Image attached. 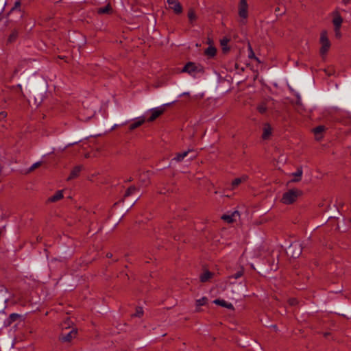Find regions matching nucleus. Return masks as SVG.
I'll list each match as a JSON object with an SVG mask.
<instances>
[{"instance_id": "nucleus-1", "label": "nucleus", "mask_w": 351, "mask_h": 351, "mask_svg": "<svg viewBox=\"0 0 351 351\" xmlns=\"http://www.w3.org/2000/svg\"><path fill=\"white\" fill-rule=\"evenodd\" d=\"M303 195V191L299 189L293 188L284 193L281 198V202L290 205L297 201Z\"/></svg>"}, {"instance_id": "nucleus-2", "label": "nucleus", "mask_w": 351, "mask_h": 351, "mask_svg": "<svg viewBox=\"0 0 351 351\" xmlns=\"http://www.w3.org/2000/svg\"><path fill=\"white\" fill-rule=\"evenodd\" d=\"M319 43L321 47L319 49V53L322 57H324L329 51L331 43L328 38V32L326 30H322L320 34Z\"/></svg>"}, {"instance_id": "nucleus-3", "label": "nucleus", "mask_w": 351, "mask_h": 351, "mask_svg": "<svg viewBox=\"0 0 351 351\" xmlns=\"http://www.w3.org/2000/svg\"><path fill=\"white\" fill-rule=\"evenodd\" d=\"M182 72L193 75L195 73H204V68L200 64L197 65L195 62H189L182 68Z\"/></svg>"}, {"instance_id": "nucleus-4", "label": "nucleus", "mask_w": 351, "mask_h": 351, "mask_svg": "<svg viewBox=\"0 0 351 351\" xmlns=\"http://www.w3.org/2000/svg\"><path fill=\"white\" fill-rule=\"evenodd\" d=\"M169 105L170 104H166L160 107L154 108L149 110V112H151V116L147 119V121L148 122H152L154 120H156L158 117H159L165 112L166 107L169 106Z\"/></svg>"}, {"instance_id": "nucleus-5", "label": "nucleus", "mask_w": 351, "mask_h": 351, "mask_svg": "<svg viewBox=\"0 0 351 351\" xmlns=\"http://www.w3.org/2000/svg\"><path fill=\"white\" fill-rule=\"evenodd\" d=\"M169 9L172 10L176 14H180L183 12V8L178 0H167Z\"/></svg>"}, {"instance_id": "nucleus-6", "label": "nucleus", "mask_w": 351, "mask_h": 351, "mask_svg": "<svg viewBox=\"0 0 351 351\" xmlns=\"http://www.w3.org/2000/svg\"><path fill=\"white\" fill-rule=\"evenodd\" d=\"M239 16L243 19L248 16V5L246 0H240L239 4Z\"/></svg>"}, {"instance_id": "nucleus-7", "label": "nucleus", "mask_w": 351, "mask_h": 351, "mask_svg": "<svg viewBox=\"0 0 351 351\" xmlns=\"http://www.w3.org/2000/svg\"><path fill=\"white\" fill-rule=\"evenodd\" d=\"M288 250H289V253L291 254V257L297 258L302 253V247L300 243H293L289 245Z\"/></svg>"}, {"instance_id": "nucleus-8", "label": "nucleus", "mask_w": 351, "mask_h": 351, "mask_svg": "<svg viewBox=\"0 0 351 351\" xmlns=\"http://www.w3.org/2000/svg\"><path fill=\"white\" fill-rule=\"evenodd\" d=\"M34 61H36V60L32 59V58H23V59L20 60L14 70V74L16 75L20 71H21L23 68L28 66L29 63H32V62H34Z\"/></svg>"}, {"instance_id": "nucleus-9", "label": "nucleus", "mask_w": 351, "mask_h": 351, "mask_svg": "<svg viewBox=\"0 0 351 351\" xmlns=\"http://www.w3.org/2000/svg\"><path fill=\"white\" fill-rule=\"evenodd\" d=\"M146 121L145 118L142 116L135 119L134 123H131L129 126V130L132 131L137 128L141 126Z\"/></svg>"}, {"instance_id": "nucleus-10", "label": "nucleus", "mask_w": 351, "mask_h": 351, "mask_svg": "<svg viewBox=\"0 0 351 351\" xmlns=\"http://www.w3.org/2000/svg\"><path fill=\"white\" fill-rule=\"evenodd\" d=\"M77 335V330H72L66 335H62L60 337V340L62 342H70L73 338L75 337Z\"/></svg>"}, {"instance_id": "nucleus-11", "label": "nucleus", "mask_w": 351, "mask_h": 351, "mask_svg": "<svg viewBox=\"0 0 351 351\" xmlns=\"http://www.w3.org/2000/svg\"><path fill=\"white\" fill-rule=\"evenodd\" d=\"M82 169H83V166L82 165L75 166L71 170V173H70L69 176L68 177L67 180H73V179H75V178H77L79 176V175H80V173L82 170Z\"/></svg>"}, {"instance_id": "nucleus-12", "label": "nucleus", "mask_w": 351, "mask_h": 351, "mask_svg": "<svg viewBox=\"0 0 351 351\" xmlns=\"http://www.w3.org/2000/svg\"><path fill=\"white\" fill-rule=\"evenodd\" d=\"M21 317V315L17 313H12L4 322V326H10L12 323L18 320Z\"/></svg>"}, {"instance_id": "nucleus-13", "label": "nucleus", "mask_w": 351, "mask_h": 351, "mask_svg": "<svg viewBox=\"0 0 351 351\" xmlns=\"http://www.w3.org/2000/svg\"><path fill=\"white\" fill-rule=\"evenodd\" d=\"M230 40V38H228L227 37H224L220 40V45L221 47V50H222L223 53H224V54H226L230 51V47L228 45Z\"/></svg>"}, {"instance_id": "nucleus-14", "label": "nucleus", "mask_w": 351, "mask_h": 351, "mask_svg": "<svg viewBox=\"0 0 351 351\" xmlns=\"http://www.w3.org/2000/svg\"><path fill=\"white\" fill-rule=\"evenodd\" d=\"M325 130L326 128L324 125H319L313 129V132L314 133L317 140H319L322 138V133L325 131Z\"/></svg>"}, {"instance_id": "nucleus-15", "label": "nucleus", "mask_w": 351, "mask_h": 351, "mask_svg": "<svg viewBox=\"0 0 351 351\" xmlns=\"http://www.w3.org/2000/svg\"><path fill=\"white\" fill-rule=\"evenodd\" d=\"M217 49L213 45H210L204 51V55L209 58H212L216 56Z\"/></svg>"}, {"instance_id": "nucleus-16", "label": "nucleus", "mask_w": 351, "mask_h": 351, "mask_svg": "<svg viewBox=\"0 0 351 351\" xmlns=\"http://www.w3.org/2000/svg\"><path fill=\"white\" fill-rule=\"evenodd\" d=\"M62 198H63L62 191H58L56 192V193L53 195L49 197L47 201L49 202H56L59 201Z\"/></svg>"}, {"instance_id": "nucleus-17", "label": "nucleus", "mask_w": 351, "mask_h": 351, "mask_svg": "<svg viewBox=\"0 0 351 351\" xmlns=\"http://www.w3.org/2000/svg\"><path fill=\"white\" fill-rule=\"evenodd\" d=\"M343 22V18L337 12L335 14L333 19L332 23L334 25V27H341Z\"/></svg>"}, {"instance_id": "nucleus-18", "label": "nucleus", "mask_w": 351, "mask_h": 351, "mask_svg": "<svg viewBox=\"0 0 351 351\" xmlns=\"http://www.w3.org/2000/svg\"><path fill=\"white\" fill-rule=\"evenodd\" d=\"M214 303L228 309L234 308L233 305L231 303H228L223 300L217 299L214 301Z\"/></svg>"}, {"instance_id": "nucleus-19", "label": "nucleus", "mask_w": 351, "mask_h": 351, "mask_svg": "<svg viewBox=\"0 0 351 351\" xmlns=\"http://www.w3.org/2000/svg\"><path fill=\"white\" fill-rule=\"evenodd\" d=\"M213 276V273H212L209 271H206L203 274H201V276L199 277L200 281L202 282H206L208 281L210 278H212Z\"/></svg>"}, {"instance_id": "nucleus-20", "label": "nucleus", "mask_w": 351, "mask_h": 351, "mask_svg": "<svg viewBox=\"0 0 351 351\" xmlns=\"http://www.w3.org/2000/svg\"><path fill=\"white\" fill-rule=\"evenodd\" d=\"M112 12V8L110 3L107 4L104 8H99L97 10V13L99 14H110Z\"/></svg>"}, {"instance_id": "nucleus-21", "label": "nucleus", "mask_w": 351, "mask_h": 351, "mask_svg": "<svg viewBox=\"0 0 351 351\" xmlns=\"http://www.w3.org/2000/svg\"><path fill=\"white\" fill-rule=\"evenodd\" d=\"M271 134V128L269 124L267 123L264 126L262 138L264 140L267 139Z\"/></svg>"}, {"instance_id": "nucleus-22", "label": "nucleus", "mask_w": 351, "mask_h": 351, "mask_svg": "<svg viewBox=\"0 0 351 351\" xmlns=\"http://www.w3.org/2000/svg\"><path fill=\"white\" fill-rule=\"evenodd\" d=\"M191 152V150L189 149L182 153H177L173 160L177 162H181Z\"/></svg>"}, {"instance_id": "nucleus-23", "label": "nucleus", "mask_w": 351, "mask_h": 351, "mask_svg": "<svg viewBox=\"0 0 351 351\" xmlns=\"http://www.w3.org/2000/svg\"><path fill=\"white\" fill-rule=\"evenodd\" d=\"M295 178L291 180L293 182H298L300 181L301 177L302 176V168L300 167L298 168L297 171L292 174Z\"/></svg>"}, {"instance_id": "nucleus-24", "label": "nucleus", "mask_w": 351, "mask_h": 351, "mask_svg": "<svg viewBox=\"0 0 351 351\" xmlns=\"http://www.w3.org/2000/svg\"><path fill=\"white\" fill-rule=\"evenodd\" d=\"M139 190L138 188L135 186L134 185L130 186L128 189L125 191V193L123 195V197L125 198L127 197H129L134 194L136 191H138Z\"/></svg>"}, {"instance_id": "nucleus-25", "label": "nucleus", "mask_w": 351, "mask_h": 351, "mask_svg": "<svg viewBox=\"0 0 351 351\" xmlns=\"http://www.w3.org/2000/svg\"><path fill=\"white\" fill-rule=\"evenodd\" d=\"M187 16H188L189 22L191 23H193V21H196L197 16H196L195 12L193 8H190L188 10Z\"/></svg>"}, {"instance_id": "nucleus-26", "label": "nucleus", "mask_w": 351, "mask_h": 351, "mask_svg": "<svg viewBox=\"0 0 351 351\" xmlns=\"http://www.w3.org/2000/svg\"><path fill=\"white\" fill-rule=\"evenodd\" d=\"M235 215H239L238 211H234L231 215H223L221 217V219H223L224 221H226V222L229 223H232L234 221L233 217L235 216Z\"/></svg>"}, {"instance_id": "nucleus-27", "label": "nucleus", "mask_w": 351, "mask_h": 351, "mask_svg": "<svg viewBox=\"0 0 351 351\" xmlns=\"http://www.w3.org/2000/svg\"><path fill=\"white\" fill-rule=\"evenodd\" d=\"M243 274H244V269L243 267H241L239 270H238L235 274L230 276L228 277V278L230 280H231L232 278L238 279V278H241V276H243Z\"/></svg>"}, {"instance_id": "nucleus-28", "label": "nucleus", "mask_w": 351, "mask_h": 351, "mask_svg": "<svg viewBox=\"0 0 351 351\" xmlns=\"http://www.w3.org/2000/svg\"><path fill=\"white\" fill-rule=\"evenodd\" d=\"M256 108L258 112L261 114H265L267 110V104L265 101H263L258 105Z\"/></svg>"}, {"instance_id": "nucleus-29", "label": "nucleus", "mask_w": 351, "mask_h": 351, "mask_svg": "<svg viewBox=\"0 0 351 351\" xmlns=\"http://www.w3.org/2000/svg\"><path fill=\"white\" fill-rule=\"evenodd\" d=\"M18 37V32L16 30H13L10 35L8 37V42L12 43L16 40Z\"/></svg>"}, {"instance_id": "nucleus-30", "label": "nucleus", "mask_w": 351, "mask_h": 351, "mask_svg": "<svg viewBox=\"0 0 351 351\" xmlns=\"http://www.w3.org/2000/svg\"><path fill=\"white\" fill-rule=\"evenodd\" d=\"M208 302V298L206 297H202L200 299L196 300V306L197 307H199L201 306L206 305Z\"/></svg>"}, {"instance_id": "nucleus-31", "label": "nucleus", "mask_w": 351, "mask_h": 351, "mask_svg": "<svg viewBox=\"0 0 351 351\" xmlns=\"http://www.w3.org/2000/svg\"><path fill=\"white\" fill-rule=\"evenodd\" d=\"M249 51H250V52H249V55H248L249 58H250V59H254V60H256L257 62H260V60H259V59H258V58L255 56V54H254V51H253V49H252V47H251V45H249Z\"/></svg>"}, {"instance_id": "nucleus-32", "label": "nucleus", "mask_w": 351, "mask_h": 351, "mask_svg": "<svg viewBox=\"0 0 351 351\" xmlns=\"http://www.w3.org/2000/svg\"><path fill=\"white\" fill-rule=\"evenodd\" d=\"M42 165V162L41 161H38V162H35L34 164H33L30 168L28 170V172H32L34 170H35L36 168L40 167Z\"/></svg>"}, {"instance_id": "nucleus-33", "label": "nucleus", "mask_w": 351, "mask_h": 351, "mask_svg": "<svg viewBox=\"0 0 351 351\" xmlns=\"http://www.w3.org/2000/svg\"><path fill=\"white\" fill-rule=\"evenodd\" d=\"M242 182V180L241 178H235L234 180H232V189H234L236 188L237 186H238Z\"/></svg>"}, {"instance_id": "nucleus-34", "label": "nucleus", "mask_w": 351, "mask_h": 351, "mask_svg": "<svg viewBox=\"0 0 351 351\" xmlns=\"http://www.w3.org/2000/svg\"><path fill=\"white\" fill-rule=\"evenodd\" d=\"M143 315V310L142 307H137L136 308V313L134 314V316L141 317Z\"/></svg>"}, {"instance_id": "nucleus-35", "label": "nucleus", "mask_w": 351, "mask_h": 351, "mask_svg": "<svg viewBox=\"0 0 351 351\" xmlns=\"http://www.w3.org/2000/svg\"><path fill=\"white\" fill-rule=\"evenodd\" d=\"M340 29L341 27H334L335 35L337 38H340L341 37V32Z\"/></svg>"}, {"instance_id": "nucleus-36", "label": "nucleus", "mask_w": 351, "mask_h": 351, "mask_svg": "<svg viewBox=\"0 0 351 351\" xmlns=\"http://www.w3.org/2000/svg\"><path fill=\"white\" fill-rule=\"evenodd\" d=\"M21 0H17L15 3H14V7L11 9L10 12H12L13 10H16V9H19L20 7H21Z\"/></svg>"}, {"instance_id": "nucleus-37", "label": "nucleus", "mask_w": 351, "mask_h": 351, "mask_svg": "<svg viewBox=\"0 0 351 351\" xmlns=\"http://www.w3.org/2000/svg\"><path fill=\"white\" fill-rule=\"evenodd\" d=\"M275 12H276V15H282L283 14H285V10L283 9V10H281L280 7H277L275 9Z\"/></svg>"}, {"instance_id": "nucleus-38", "label": "nucleus", "mask_w": 351, "mask_h": 351, "mask_svg": "<svg viewBox=\"0 0 351 351\" xmlns=\"http://www.w3.org/2000/svg\"><path fill=\"white\" fill-rule=\"evenodd\" d=\"M289 303L291 306H295L298 304V300L296 298H290Z\"/></svg>"}, {"instance_id": "nucleus-39", "label": "nucleus", "mask_w": 351, "mask_h": 351, "mask_svg": "<svg viewBox=\"0 0 351 351\" xmlns=\"http://www.w3.org/2000/svg\"><path fill=\"white\" fill-rule=\"evenodd\" d=\"M324 72L326 73V74L328 76H330L332 75L333 73H334V71L332 69H325L324 70Z\"/></svg>"}, {"instance_id": "nucleus-40", "label": "nucleus", "mask_w": 351, "mask_h": 351, "mask_svg": "<svg viewBox=\"0 0 351 351\" xmlns=\"http://www.w3.org/2000/svg\"><path fill=\"white\" fill-rule=\"evenodd\" d=\"M8 114L5 111L0 112V117L1 119H5L7 117Z\"/></svg>"}, {"instance_id": "nucleus-41", "label": "nucleus", "mask_w": 351, "mask_h": 351, "mask_svg": "<svg viewBox=\"0 0 351 351\" xmlns=\"http://www.w3.org/2000/svg\"><path fill=\"white\" fill-rule=\"evenodd\" d=\"M343 3L346 5L351 3V0H342Z\"/></svg>"}, {"instance_id": "nucleus-42", "label": "nucleus", "mask_w": 351, "mask_h": 351, "mask_svg": "<svg viewBox=\"0 0 351 351\" xmlns=\"http://www.w3.org/2000/svg\"><path fill=\"white\" fill-rule=\"evenodd\" d=\"M112 254H111V253H107L106 254V257L107 258H112Z\"/></svg>"}, {"instance_id": "nucleus-43", "label": "nucleus", "mask_w": 351, "mask_h": 351, "mask_svg": "<svg viewBox=\"0 0 351 351\" xmlns=\"http://www.w3.org/2000/svg\"><path fill=\"white\" fill-rule=\"evenodd\" d=\"M121 275H123L127 279H129V276H128V275L127 274L121 273Z\"/></svg>"}, {"instance_id": "nucleus-44", "label": "nucleus", "mask_w": 351, "mask_h": 351, "mask_svg": "<svg viewBox=\"0 0 351 351\" xmlns=\"http://www.w3.org/2000/svg\"><path fill=\"white\" fill-rule=\"evenodd\" d=\"M133 180L132 178L130 177L128 180L127 182H132Z\"/></svg>"}, {"instance_id": "nucleus-45", "label": "nucleus", "mask_w": 351, "mask_h": 351, "mask_svg": "<svg viewBox=\"0 0 351 351\" xmlns=\"http://www.w3.org/2000/svg\"><path fill=\"white\" fill-rule=\"evenodd\" d=\"M143 176H145V177H146V176H147V173H143L142 175H141V178Z\"/></svg>"}, {"instance_id": "nucleus-46", "label": "nucleus", "mask_w": 351, "mask_h": 351, "mask_svg": "<svg viewBox=\"0 0 351 351\" xmlns=\"http://www.w3.org/2000/svg\"><path fill=\"white\" fill-rule=\"evenodd\" d=\"M77 142H75V143L69 144L68 146L73 145H75V144H77Z\"/></svg>"}, {"instance_id": "nucleus-47", "label": "nucleus", "mask_w": 351, "mask_h": 351, "mask_svg": "<svg viewBox=\"0 0 351 351\" xmlns=\"http://www.w3.org/2000/svg\"><path fill=\"white\" fill-rule=\"evenodd\" d=\"M189 95V93H183V95Z\"/></svg>"}, {"instance_id": "nucleus-48", "label": "nucleus", "mask_w": 351, "mask_h": 351, "mask_svg": "<svg viewBox=\"0 0 351 351\" xmlns=\"http://www.w3.org/2000/svg\"><path fill=\"white\" fill-rule=\"evenodd\" d=\"M143 182H145V183L146 182L145 178H143Z\"/></svg>"}]
</instances>
